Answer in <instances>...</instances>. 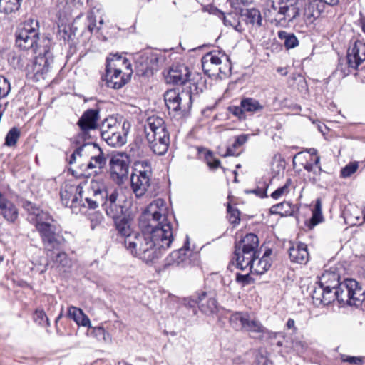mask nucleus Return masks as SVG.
I'll return each mask as SVG.
<instances>
[{"label": "nucleus", "mask_w": 365, "mask_h": 365, "mask_svg": "<svg viewBox=\"0 0 365 365\" xmlns=\"http://www.w3.org/2000/svg\"><path fill=\"white\" fill-rule=\"evenodd\" d=\"M235 155V154L234 151L232 150V148H228L227 149L226 153H225V154H222L221 155H222V157H227V156H232V155Z\"/></svg>", "instance_id": "nucleus-64"}, {"label": "nucleus", "mask_w": 365, "mask_h": 365, "mask_svg": "<svg viewBox=\"0 0 365 365\" xmlns=\"http://www.w3.org/2000/svg\"><path fill=\"white\" fill-rule=\"evenodd\" d=\"M227 217L231 224L237 225L240 221V212L237 209L232 208L230 205L227 206Z\"/></svg>", "instance_id": "nucleus-50"}, {"label": "nucleus", "mask_w": 365, "mask_h": 365, "mask_svg": "<svg viewBox=\"0 0 365 365\" xmlns=\"http://www.w3.org/2000/svg\"><path fill=\"white\" fill-rule=\"evenodd\" d=\"M339 274L332 271H325L319 278V282L322 286L325 287L329 290L335 289L339 283Z\"/></svg>", "instance_id": "nucleus-29"}, {"label": "nucleus", "mask_w": 365, "mask_h": 365, "mask_svg": "<svg viewBox=\"0 0 365 365\" xmlns=\"http://www.w3.org/2000/svg\"><path fill=\"white\" fill-rule=\"evenodd\" d=\"M97 184H92L89 190L91 197H86L85 201L90 209H96L101 203L106 215L116 220L123 213V206L118 200V191L115 188L100 189L96 187Z\"/></svg>", "instance_id": "nucleus-4"}, {"label": "nucleus", "mask_w": 365, "mask_h": 365, "mask_svg": "<svg viewBox=\"0 0 365 365\" xmlns=\"http://www.w3.org/2000/svg\"><path fill=\"white\" fill-rule=\"evenodd\" d=\"M56 262L58 264V267H61L64 272L68 271L72 265L71 259L68 257L66 252H59L56 257Z\"/></svg>", "instance_id": "nucleus-43"}, {"label": "nucleus", "mask_w": 365, "mask_h": 365, "mask_svg": "<svg viewBox=\"0 0 365 365\" xmlns=\"http://www.w3.org/2000/svg\"><path fill=\"white\" fill-rule=\"evenodd\" d=\"M129 127V123L125 121L121 124L116 118L108 117L102 123L101 138L112 147H120L127 142Z\"/></svg>", "instance_id": "nucleus-7"}, {"label": "nucleus", "mask_w": 365, "mask_h": 365, "mask_svg": "<svg viewBox=\"0 0 365 365\" xmlns=\"http://www.w3.org/2000/svg\"><path fill=\"white\" fill-rule=\"evenodd\" d=\"M190 263H192L194 264H197L198 263V261H199V253L198 252H192L190 254Z\"/></svg>", "instance_id": "nucleus-61"}, {"label": "nucleus", "mask_w": 365, "mask_h": 365, "mask_svg": "<svg viewBox=\"0 0 365 365\" xmlns=\"http://www.w3.org/2000/svg\"><path fill=\"white\" fill-rule=\"evenodd\" d=\"M268 11L273 16L276 25L287 26L299 14L301 4L298 0H287L278 4L273 1L267 4Z\"/></svg>", "instance_id": "nucleus-11"}, {"label": "nucleus", "mask_w": 365, "mask_h": 365, "mask_svg": "<svg viewBox=\"0 0 365 365\" xmlns=\"http://www.w3.org/2000/svg\"><path fill=\"white\" fill-rule=\"evenodd\" d=\"M258 245L259 240L257 236L255 234L250 233L243 237L236 247L250 252H255V255H257Z\"/></svg>", "instance_id": "nucleus-26"}, {"label": "nucleus", "mask_w": 365, "mask_h": 365, "mask_svg": "<svg viewBox=\"0 0 365 365\" xmlns=\"http://www.w3.org/2000/svg\"><path fill=\"white\" fill-rule=\"evenodd\" d=\"M38 23L34 19L24 21L16 32V45L21 50L37 53L38 41Z\"/></svg>", "instance_id": "nucleus-10"}, {"label": "nucleus", "mask_w": 365, "mask_h": 365, "mask_svg": "<svg viewBox=\"0 0 365 365\" xmlns=\"http://www.w3.org/2000/svg\"><path fill=\"white\" fill-rule=\"evenodd\" d=\"M292 348L297 353H303L307 349V345L302 341L294 339L292 341Z\"/></svg>", "instance_id": "nucleus-56"}, {"label": "nucleus", "mask_w": 365, "mask_h": 365, "mask_svg": "<svg viewBox=\"0 0 365 365\" xmlns=\"http://www.w3.org/2000/svg\"><path fill=\"white\" fill-rule=\"evenodd\" d=\"M23 207L28 212V220L34 223L39 232L43 244L47 251L58 249L61 240L56 234V226L53 224V217L46 212L36 207L32 202L26 201Z\"/></svg>", "instance_id": "nucleus-3"}, {"label": "nucleus", "mask_w": 365, "mask_h": 365, "mask_svg": "<svg viewBox=\"0 0 365 365\" xmlns=\"http://www.w3.org/2000/svg\"><path fill=\"white\" fill-rule=\"evenodd\" d=\"M22 0H0V13L14 14L19 11Z\"/></svg>", "instance_id": "nucleus-35"}, {"label": "nucleus", "mask_w": 365, "mask_h": 365, "mask_svg": "<svg viewBox=\"0 0 365 365\" xmlns=\"http://www.w3.org/2000/svg\"><path fill=\"white\" fill-rule=\"evenodd\" d=\"M312 297L317 305H328L334 300V294L320 283L312 290Z\"/></svg>", "instance_id": "nucleus-23"}, {"label": "nucleus", "mask_w": 365, "mask_h": 365, "mask_svg": "<svg viewBox=\"0 0 365 365\" xmlns=\"http://www.w3.org/2000/svg\"><path fill=\"white\" fill-rule=\"evenodd\" d=\"M20 137V131L16 128H12L7 133L5 138V145L7 146H14L16 145Z\"/></svg>", "instance_id": "nucleus-45"}, {"label": "nucleus", "mask_w": 365, "mask_h": 365, "mask_svg": "<svg viewBox=\"0 0 365 365\" xmlns=\"http://www.w3.org/2000/svg\"><path fill=\"white\" fill-rule=\"evenodd\" d=\"M286 327L288 329H292L294 332L297 331V327H295V322L293 319L289 318L287 320Z\"/></svg>", "instance_id": "nucleus-62"}, {"label": "nucleus", "mask_w": 365, "mask_h": 365, "mask_svg": "<svg viewBox=\"0 0 365 365\" xmlns=\"http://www.w3.org/2000/svg\"><path fill=\"white\" fill-rule=\"evenodd\" d=\"M98 118V111L94 109H89L84 112L78 122L80 132L73 138L72 141L75 144L88 142L91 135L89 131L96 128Z\"/></svg>", "instance_id": "nucleus-17"}, {"label": "nucleus", "mask_w": 365, "mask_h": 365, "mask_svg": "<svg viewBox=\"0 0 365 365\" xmlns=\"http://www.w3.org/2000/svg\"><path fill=\"white\" fill-rule=\"evenodd\" d=\"M242 329L250 333H267L269 338H276L277 335V333L268 331L259 321L251 319L250 316Z\"/></svg>", "instance_id": "nucleus-27"}, {"label": "nucleus", "mask_w": 365, "mask_h": 365, "mask_svg": "<svg viewBox=\"0 0 365 365\" xmlns=\"http://www.w3.org/2000/svg\"><path fill=\"white\" fill-rule=\"evenodd\" d=\"M123 66L130 69L131 65L121 55L110 54L107 58L106 75L103 80L108 87L119 89L126 84L128 79L122 75Z\"/></svg>", "instance_id": "nucleus-8"}, {"label": "nucleus", "mask_w": 365, "mask_h": 365, "mask_svg": "<svg viewBox=\"0 0 365 365\" xmlns=\"http://www.w3.org/2000/svg\"><path fill=\"white\" fill-rule=\"evenodd\" d=\"M293 188L294 185H292V180L288 179L283 186L277 188L272 193L271 197L273 199L278 200L282 197L286 196Z\"/></svg>", "instance_id": "nucleus-42"}, {"label": "nucleus", "mask_w": 365, "mask_h": 365, "mask_svg": "<svg viewBox=\"0 0 365 365\" xmlns=\"http://www.w3.org/2000/svg\"><path fill=\"white\" fill-rule=\"evenodd\" d=\"M155 235L156 232L150 229L143 230L142 233H133L124 240L125 247L133 257L146 263L153 262L161 255L162 250L171 244L163 242V235Z\"/></svg>", "instance_id": "nucleus-1"}, {"label": "nucleus", "mask_w": 365, "mask_h": 365, "mask_svg": "<svg viewBox=\"0 0 365 365\" xmlns=\"http://www.w3.org/2000/svg\"><path fill=\"white\" fill-rule=\"evenodd\" d=\"M165 81L170 84H182V73L180 66H172L164 72Z\"/></svg>", "instance_id": "nucleus-30"}, {"label": "nucleus", "mask_w": 365, "mask_h": 365, "mask_svg": "<svg viewBox=\"0 0 365 365\" xmlns=\"http://www.w3.org/2000/svg\"><path fill=\"white\" fill-rule=\"evenodd\" d=\"M165 102L173 120L176 121L179 126L182 123V110L181 109V96L179 88L170 89L164 96Z\"/></svg>", "instance_id": "nucleus-19"}, {"label": "nucleus", "mask_w": 365, "mask_h": 365, "mask_svg": "<svg viewBox=\"0 0 365 365\" xmlns=\"http://www.w3.org/2000/svg\"><path fill=\"white\" fill-rule=\"evenodd\" d=\"M230 111L236 117H237L240 120H244L246 118L245 115V110L243 109V108L240 106H232L230 107Z\"/></svg>", "instance_id": "nucleus-55"}, {"label": "nucleus", "mask_w": 365, "mask_h": 365, "mask_svg": "<svg viewBox=\"0 0 365 365\" xmlns=\"http://www.w3.org/2000/svg\"><path fill=\"white\" fill-rule=\"evenodd\" d=\"M334 299L341 304L358 307L365 299L364 291L359 282L353 279H347L339 283L334 289Z\"/></svg>", "instance_id": "nucleus-9"}, {"label": "nucleus", "mask_w": 365, "mask_h": 365, "mask_svg": "<svg viewBox=\"0 0 365 365\" xmlns=\"http://www.w3.org/2000/svg\"><path fill=\"white\" fill-rule=\"evenodd\" d=\"M341 359L343 362H347L354 365H361L364 362V359L361 356H351L342 354Z\"/></svg>", "instance_id": "nucleus-53"}, {"label": "nucleus", "mask_w": 365, "mask_h": 365, "mask_svg": "<svg viewBox=\"0 0 365 365\" xmlns=\"http://www.w3.org/2000/svg\"><path fill=\"white\" fill-rule=\"evenodd\" d=\"M271 267L270 260L268 256L264 255L262 258L257 259L254 262L252 267V271L258 274H262Z\"/></svg>", "instance_id": "nucleus-38"}, {"label": "nucleus", "mask_w": 365, "mask_h": 365, "mask_svg": "<svg viewBox=\"0 0 365 365\" xmlns=\"http://www.w3.org/2000/svg\"><path fill=\"white\" fill-rule=\"evenodd\" d=\"M52 60L51 59V53L48 50H45L43 55L41 52L36 57V63L34 64V71L36 74L44 75L49 71Z\"/></svg>", "instance_id": "nucleus-25"}, {"label": "nucleus", "mask_w": 365, "mask_h": 365, "mask_svg": "<svg viewBox=\"0 0 365 365\" xmlns=\"http://www.w3.org/2000/svg\"><path fill=\"white\" fill-rule=\"evenodd\" d=\"M114 220L116 230L120 235L125 237V240L133 233H137V232L132 231L130 222L125 217H119Z\"/></svg>", "instance_id": "nucleus-37"}, {"label": "nucleus", "mask_w": 365, "mask_h": 365, "mask_svg": "<svg viewBox=\"0 0 365 365\" xmlns=\"http://www.w3.org/2000/svg\"><path fill=\"white\" fill-rule=\"evenodd\" d=\"M237 267L241 270L252 271V267L256 260L255 252H250L242 249L235 248V251Z\"/></svg>", "instance_id": "nucleus-22"}, {"label": "nucleus", "mask_w": 365, "mask_h": 365, "mask_svg": "<svg viewBox=\"0 0 365 365\" xmlns=\"http://www.w3.org/2000/svg\"><path fill=\"white\" fill-rule=\"evenodd\" d=\"M359 168V163L356 161L351 162L347 164L341 170V177L346 178L355 173Z\"/></svg>", "instance_id": "nucleus-48"}, {"label": "nucleus", "mask_w": 365, "mask_h": 365, "mask_svg": "<svg viewBox=\"0 0 365 365\" xmlns=\"http://www.w3.org/2000/svg\"><path fill=\"white\" fill-rule=\"evenodd\" d=\"M83 187L81 185H66L61 190V199L65 207H69L72 212H82V208L86 207L85 200L82 198Z\"/></svg>", "instance_id": "nucleus-14"}, {"label": "nucleus", "mask_w": 365, "mask_h": 365, "mask_svg": "<svg viewBox=\"0 0 365 365\" xmlns=\"http://www.w3.org/2000/svg\"><path fill=\"white\" fill-rule=\"evenodd\" d=\"M78 145L69 159V163L73 164L76 162L77 158H81L83 155H86V151H91V150H97V145L91 142H83L81 144H76Z\"/></svg>", "instance_id": "nucleus-31"}, {"label": "nucleus", "mask_w": 365, "mask_h": 365, "mask_svg": "<svg viewBox=\"0 0 365 365\" xmlns=\"http://www.w3.org/2000/svg\"><path fill=\"white\" fill-rule=\"evenodd\" d=\"M289 258L292 262L305 264L309 261V253L307 245L302 242L293 245L289 249Z\"/></svg>", "instance_id": "nucleus-24"}, {"label": "nucleus", "mask_w": 365, "mask_h": 365, "mask_svg": "<svg viewBox=\"0 0 365 365\" xmlns=\"http://www.w3.org/2000/svg\"><path fill=\"white\" fill-rule=\"evenodd\" d=\"M248 138H249V135H247V134H242V135H240L237 136L235 138V141L233 143V147L237 148V147L242 145L247 141Z\"/></svg>", "instance_id": "nucleus-58"}, {"label": "nucleus", "mask_w": 365, "mask_h": 365, "mask_svg": "<svg viewBox=\"0 0 365 365\" xmlns=\"http://www.w3.org/2000/svg\"><path fill=\"white\" fill-rule=\"evenodd\" d=\"M10 91V83L3 76H0V98L6 97Z\"/></svg>", "instance_id": "nucleus-52"}, {"label": "nucleus", "mask_w": 365, "mask_h": 365, "mask_svg": "<svg viewBox=\"0 0 365 365\" xmlns=\"http://www.w3.org/2000/svg\"><path fill=\"white\" fill-rule=\"evenodd\" d=\"M249 315L246 313L236 312L231 315L230 321L236 329H243Z\"/></svg>", "instance_id": "nucleus-41"}, {"label": "nucleus", "mask_w": 365, "mask_h": 365, "mask_svg": "<svg viewBox=\"0 0 365 365\" xmlns=\"http://www.w3.org/2000/svg\"><path fill=\"white\" fill-rule=\"evenodd\" d=\"M236 280L244 286L250 284L252 278L250 276V273L247 272L245 274H237Z\"/></svg>", "instance_id": "nucleus-57"}, {"label": "nucleus", "mask_w": 365, "mask_h": 365, "mask_svg": "<svg viewBox=\"0 0 365 365\" xmlns=\"http://www.w3.org/2000/svg\"><path fill=\"white\" fill-rule=\"evenodd\" d=\"M201 79L199 73L188 71L185 73L184 78V91L189 96L190 101L192 103L195 97L200 92L202 88L198 86V82Z\"/></svg>", "instance_id": "nucleus-20"}, {"label": "nucleus", "mask_w": 365, "mask_h": 365, "mask_svg": "<svg viewBox=\"0 0 365 365\" xmlns=\"http://www.w3.org/2000/svg\"><path fill=\"white\" fill-rule=\"evenodd\" d=\"M182 249H178L172 252L170 255L167 257V263L170 265L178 264L179 265L182 262Z\"/></svg>", "instance_id": "nucleus-49"}, {"label": "nucleus", "mask_w": 365, "mask_h": 365, "mask_svg": "<svg viewBox=\"0 0 365 365\" xmlns=\"http://www.w3.org/2000/svg\"><path fill=\"white\" fill-rule=\"evenodd\" d=\"M202 151L204 152L205 160L207 165L210 168L215 169V168H217L220 167V160L216 159L214 157L212 152H211L210 150H206V149H202Z\"/></svg>", "instance_id": "nucleus-46"}, {"label": "nucleus", "mask_w": 365, "mask_h": 365, "mask_svg": "<svg viewBox=\"0 0 365 365\" xmlns=\"http://www.w3.org/2000/svg\"><path fill=\"white\" fill-rule=\"evenodd\" d=\"M204 73L209 77L224 78L231 73L229 57L224 53L213 51L204 55L201 60Z\"/></svg>", "instance_id": "nucleus-6"}, {"label": "nucleus", "mask_w": 365, "mask_h": 365, "mask_svg": "<svg viewBox=\"0 0 365 365\" xmlns=\"http://www.w3.org/2000/svg\"><path fill=\"white\" fill-rule=\"evenodd\" d=\"M196 306L200 311L207 315H211L217 312V303L215 298L208 297L206 292H202L197 296H192L184 299V307L190 309V315H195L197 313Z\"/></svg>", "instance_id": "nucleus-15"}, {"label": "nucleus", "mask_w": 365, "mask_h": 365, "mask_svg": "<svg viewBox=\"0 0 365 365\" xmlns=\"http://www.w3.org/2000/svg\"><path fill=\"white\" fill-rule=\"evenodd\" d=\"M97 149V150L86 151V155L96 152L98 153V154L91 157V159L87 164L88 169H93L95 168H101L106 163V158H104L101 150L98 146Z\"/></svg>", "instance_id": "nucleus-36"}, {"label": "nucleus", "mask_w": 365, "mask_h": 365, "mask_svg": "<svg viewBox=\"0 0 365 365\" xmlns=\"http://www.w3.org/2000/svg\"><path fill=\"white\" fill-rule=\"evenodd\" d=\"M365 61V43L360 41H355L348 49L346 64L341 62L337 71L343 76H348L352 71L356 70L359 66Z\"/></svg>", "instance_id": "nucleus-13"}, {"label": "nucleus", "mask_w": 365, "mask_h": 365, "mask_svg": "<svg viewBox=\"0 0 365 365\" xmlns=\"http://www.w3.org/2000/svg\"><path fill=\"white\" fill-rule=\"evenodd\" d=\"M314 211L322 212V204L320 199L317 200Z\"/></svg>", "instance_id": "nucleus-63"}, {"label": "nucleus", "mask_w": 365, "mask_h": 365, "mask_svg": "<svg viewBox=\"0 0 365 365\" xmlns=\"http://www.w3.org/2000/svg\"><path fill=\"white\" fill-rule=\"evenodd\" d=\"M256 361L257 365H269L270 364L269 360L262 353H259L257 354Z\"/></svg>", "instance_id": "nucleus-59"}, {"label": "nucleus", "mask_w": 365, "mask_h": 365, "mask_svg": "<svg viewBox=\"0 0 365 365\" xmlns=\"http://www.w3.org/2000/svg\"><path fill=\"white\" fill-rule=\"evenodd\" d=\"M110 177L118 185L123 184L128 179L130 158L123 153L113 155L110 160Z\"/></svg>", "instance_id": "nucleus-16"}, {"label": "nucleus", "mask_w": 365, "mask_h": 365, "mask_svg": "<svg viewBox=\"0 0 365 365\" xmlns=\"http://www.w3.org/2000/svg\"><path fill=\"white\" fill-rule=\"evenodd\" d=\"M144 130L153 152L158 155H164L170 144V137L164 120L155 115L148 118Z\"/></svg>", "instance_id": "nucleus-5"}, {"label": "nucleus", "mask_w": 365, "mask_h": 365, "mask_svg": "<svg viewBox=\"0 0 365 365\" xmlns=\"http://www.w3.org/2000/svg\"><path fill=\"white\" fill-rule=\"evenodd\" d=\"M243 15L246 24L251 25L252 28L257 29L262 26V16L257 9H247Z\"/></svg>", "instance_id": "nucleus-34"}, {"label": "nucleus", "mask_w": 365, "mask_h": 365, "mask_svg": "<svg viewBox=\"0 0 365 365\" xmlns=\"http://www.w3.org/2000/svg\"><path fill=\"white\" fill-rule=\"evenodd\" d=\"M322 219L323 217L322 212L313 210L312 217L309 220L307 226L309 227V229H312L314 226L321 222Z\"/></svg>", "instance_id": "nucleus-54"}, {"label": "nucleus", "mask_w": 365, "mask_h": 365, "mask_svg": "<svg viewBox=\"0 0 365 365\" xmlns=\"http://www.w3.org/2000/svg\"><path fill=\"white\" fill-rule=\"evenodd\" d=\"M320 158L319 156L314 157V159H310L309 161H306L302 165L303 168L308 172H313L314 173L320 172L321 167L319 165Z\"/></svg>", "instance_id": "nucleus-44"}, {"label": "nucleus", "mask_w": 365, "mask_h": 365, "mask_svg": "<svg viewBox=\"0 0 365 365\" xmlns=\"http://www.w3.org/2000/svg\"><path fill=\"white\" fill-rule=\"evenodd\" d=\"M34 321L42 327H49L50 322L45 312L42 309L36 310L34 314Z\"/></svg>", "instance_id": "nucleus-47"}, {"label": "nucleus", "mask_w": 365, "mask_h": 365, "mask_svg": "<svg viewBox=\"0 0 365 365\" xmlns=\"http://www.w3.org/2000/svg\"><path fill=\"white\" fill-rule=\"evenodd\" d=\"M278 37L284 41V44L288 49L293 48L298 45V40L293 34L282 31H279Z\"/></svg>", "instance_id": "nucleus-40"}, {"label": "nucleus", "mask_w": 365, "mask_h": 365, "mask_svg": "<svg viewBox=\"0 0 365 365\" xmlns=\"http://www.w3.org/2000/svg\"><path fill=\"white\" fill-rule=\"evenodd\" d=\"M152 170L148 160L138 161L130 176L131 188L135 197L143 196L150 185Z\"/></svg>", "instance_id": "nucleus-12"}, {"label": "nucleus", "mask_w": 365, "mask_h": 365, "mask_svg": "<svg viewBox=\"0 0 365 365\" xmlns=\"http://www.w3.org/2000/svg\"><path fill=\"white\" fill-rule=\"evenodd\" d=\"M172 214L166 202L158 198L151 202L139 217V225L142 230L150 229L156 232V236H164L165 244L173 241V231L170 225Z\"/></svg>", "instance_id": "nucleus-2"}, {"label": "nucleus", "mask_w": 365, "mask_h": 365, "mask_svg": "<svg viewBox=\"0 0 365 365\" xmlns=\"http://www.w3.org/2000/svg\"><path fill=\"white\" fill-rule=\"evenodd\" d=\"M68 317L73 319L78 326L91 327L89 318L79 308L73 306L68 307Z\"/></svg>", "instance_id": "nucleus-28"}, {"label": "nucleus", "mask_w": 365, "mask_h": 365, "mask_svg": "<svg viewBox=\"0 0 365 365\" xmlns=\"http://www.w3.org/2000/svg\"><path fill=\"white\" fill-rule=\"evenodd\" d=\"M88 20V29L91 32L98 31L100 29V27L96 25V17L93 13V11H91L88 14L87 16Z\"/></svg>", "instance_id": "nucleus-51"}, {"label": "nucleus", "mask_w": 365, "mask_h": 365, "mask_svg": "<svg viewBox=\"0 0 365 365\" xmlns=\"http://www.w3.org/2000/svg\"><path fill=\"white\" fill-rule=\"evenodd\" d=\"M223 23L226 26H231L235 31L241 33L244 30L240 22L239 17L234 14H228L225 15L224 13H221Z\"/></svg>", "instance_id": "nucleus-39"}, {"label": "nucleus", "mask_w": 365, "mask_h": 365, "mask_svg": "<svg viewBox=\"0 0 365 365\" xmlns=\"http://www.w3.org/2000/svg\"><path fill=\"white\" fill-rule=\"evenodd\" d=\"M0 215L9 223L16 222L19 217L18 209L15 205L5 197L0 192Z\"/></svg>", "instance_id": "nucleus-21"}, {"label": "nucleus", "mask_w": 365, "mask_h": 365, "mask_svg": "<svg viewBox=\"0 0 365 365\" xmlns=\"http://www.w3.org/2000/svg\"><path fill=\"white\" fill-rule=\"evenodd\" d=\"M361 213L363 215V217H362V220L361 221V218L359 216H356L355 217V220H352L351 218H349V220L351 222V223H352L353 225H356L357 223H359V225H361L363 224L364 222H365V207H364L362 208V210H361Z\"/></svg>", "instance_id": "nucleus-60"}, {"label": "nucleus", "mask_w": 365, "mask_h": 365, "mask_svg": "<svg viewBox=\"0 0 365 365\" xmlns=\"http://www.w3.org/2000/svg\"><path fill=\"white\" fill-rule=\"evenodd\" d=\"M163 57L157 53L148 52L141 54L135 61V70L138 75L152 76L160 67Z\"/></svg>", "instance_id": "nucleus-18"}, {"label": "nucleus", "mask_w": 365, "mask_h": 365, "mask_svg": "<svg viewBox=\"0 0 365 365\" xmlns=\"http://www.w3.org/2000/svg\"><path fill=\"white\" fill-rule=\"evenodd\" d=\"M240 106L243 108L245 112L256 113L262 111L264 108V106L259 103L255 98H245L242 99Z\"/></svg>", "instance_id": "nucleus-33"}, {"label": "nucleus", "mask_w": 365, "mask_h": 365, "mask_svg": "<svg viewBox=\"0 0 365 365\" xmlns=\"http://www.w3.org/2000/svg\"><path fill=\"white\" fill-rule=\"evenodd\" d=\"M295 207L290 202L284 201L271 207L270 212L272 214L280 215L281 216L292 215L294 212Z\"/></svg>", "instance_id": "nucleus-32"}]
</instances>
